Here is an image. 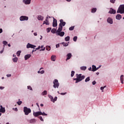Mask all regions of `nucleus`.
<instances>
[{"label":"nucleus","instance_id":"1","mask_svg":"<svg viewBox=\"0 0 124 124\" xmlns=\"http://www.w3.org/2000/svg\"><path fill=\"white\" fill-rule=\"evenodd\" d=\"M77 78H74V80L76 81V83H79V82H81L82 80H84L85 79V76H82L81 74H77Z\"/></svg>","mask_w":124,"mask_h":124},{"label":"nucleus","instance_id":"2","mask_svg":"<svg viewBox=\"0 0 124 124\" xmlns=\"http://www.w3.org/2000/svg\"><path fill=\"white\" fill-rule=\"evenodd\" d=\"M60 23L59 24V31H62V27H64L65 26V22L63 21V19L60 20Z\"/></svg>","mask_w":124,"mask_h":124},{"label":"nucleus","instance_id":"3","mask_svg":"<svg viewBox=\"0 0 124 124\" xmlns=\"http://www.w3.org/2000/svg\"><path fill=\"white\" fill-rule=\"evenodd\" d=\"M117 13H120V14H124V4L120 5L117 11Z\"/></svg>","mask_w":124,"mask_h":124},{"label":"nucleus","instance_id":"4","mask_svg":"<svg viewBox=\"0 0 124 124\" xmlns=\"http://www.w3.org/2000/svg\"><path fill=\"white\" fill-rule=\"evenodd\" d=\"M24 112L25 113V115H28L31 112V108H29L26 107H24Z\"/></svg>","mask_w":124,"mask_h":124},{"label":"nucleus","instance_id":"5","mask_svg":"<svg viewBox=\"0 0 124 124\" xmlns=\"http://www.w3.org/2000/svg\"><path fill=\"white\" fill-rule=\"evenodd\" d=\"M53 87L56 89V88H59V86H60V83H59V81L58 79H55L53 81Z\"/></svg>","mask_w":124,"mask_h":124},{"label":"nucleus","instance_id":"6","mask_svg":"<svg viewBox=\"0 0 124 124\" xmlns=\"http://www.w3.org/2000/svg\"><path fill=\"white\" fill-rule=\"evenodd\" d=\"M57 35H59V36L62 37L64 35V32L62 31H59V28L57 31Z\"/></svg>","mask_w":124,"mask_h":124},{"label":"nucleus","instance_id":"7","mask_svg":"<svg viewBox=\"0 0 124 124\" xmlns=\"http://www.w3.org/2000/svg\"><path fill=\"white\" fill-rule=\"evenodd\" d=\"M20 21H28L29 20V17L26 16H21L20 17Z\"/></svg>","mask_w":124,"mask_h":124},{"label":"nucleus","instance_id":"8","mask_svg":"<svg viewBox=\"0 0 124 124\" xmlns=\"http://www.w3.org/2000/svg\"><path fill=\"white\" fill-rule=\"evenodd\" d=\"M41 114V111H38V112H33V115L34 117H38V116H40Z\"/></svg>","mask_w":124,"mask_h":124},{"label":"nucleus","instance_id":"9","mask_svg":"<svg viewBox=\"0 0 124 124\" xmlns=\"http://www.w3.org/2000/svg\"><path fill=\"white\" fill-rule=\"evenodd\" d=\"M35 47H36V46H34V45H31L30 43H28L27 45V48L28 49H29V48H35Z\"/></svg>","mask_w":124,"mask_h":124},{"label":"nucleus","instance_id":"10","mask_svg":"<svg viewBox=\"0 0 124 124\" xmlns=\"http://www.w3.org/2000/svg\"><path fill=\"white\" fill-rule=\"evenodd\" d=\"M53 27H56L58 26V23H57V19L53 18Z\"/></svg>","mask_w":124,"mask_h":124},{"label":"nucleus","instance_id":"11","mask_svg":"<svg viewBox=\"0 0 124 124\" xmlns=\"http://www.w3.org/2000/svg\"><path fill=\"white\" fill-rule=\"evenodd\" d=\"M108 13L110 14H116V11L112 8H110Z\"/></svg>","mask_w":124,"mask_h":124},{"label":"nucleus","instance_id":"12","mask_svg":"<svg viewBox=\"0 0 124 124\" xmlns=\"http://www.w3.org/2000/svg\"><path fill=\"white\" fill-rule=\"evenodd\" d=\"M71 57H72V54L71 53H69L67 54V58L66 59V61H68V60H70L71 59Z\"/></svg>","mask_w":124,"mask_h":124},{"label":"nucleus","instance_id":"13","mask_svg":"<svg viewBox=\"0 0 124 124\" xmlns=\"http://www.w3.org/2000/svg\"><path fill=\"white\" fill-rule=\"evenodd\" d=\"M0 112L5 113V108L2 107V106H0Z\"/></svg>","mask_w":124,"mask_h":124},{"label":"nucleus","instance_id":"14","mask_svg":"<svg viewBox=\"0 0 124 124\" xmlns=\"http://www.w3.org/2000/svg\"><path fill=\"white\" fill-rule=\"evenodd\" d=\"M31 57V54H27L25 55L24 57L25 61H27V60H29V59H30Z\"/></svg>","mask_w":124,"mask_h":124},{"label":"nucleus","instance_id":"15","mask_svg":"<svg viewBox=\"0 0 124 124\" xmlns=\"http://www.w3.org/2000/svg\"><path fill=\"white\" fill-rule=\"evenodd\" d=\"M108 22L109 23V24H113V19L111 18L110 17H108L107 19Z\"/></svg>","mask_w":124,"mask_h":124},{"label":"nucleus","instance_id":"16","mask_svg":"<svg viewBox=\"0 0 124 124\" xmlns=\"http://www.w3.org/2000/svg\"><path fill=\"white\" fill-rule=\"evenodd\" d=\"M116 19H117V20H121V19H122V15L118 14L116 16Z\"/></svg>","mask_w":124,"mask_h":124},{"label":"nucleus","instance_id":"17","mask_svg":"<svg viewBox=\"0 0 124 124\" xmlns=\"http://www.w3.org/2000/svg\"><path fill=\"white\" fill-rule=\"evenodd\" d=\"M120 80L122 84H124V75H122L120 77Z\"/></svg>","mask_w":124,"mask_h":124},{"label":"nucleus","instance_id":"18","mask_svg":"<svg viewBox=\"0 0 124 124\" xmlns=\"http://www.w3.org/2000/svg\"><path fill=\"white\" fill-rule=\"evenodd\" d=\"M51 60L53 62H55L56 61V55H52L51 57Z\"/></svg>","mask_w":124,"mask_h":124},{"label":"nucleus","instance_id":"19","mask_svg":"<svg viewBox=\"0 0 124 124\" xmlns=\"http://www.w3.org/2000/svg\"><path fill=\"white\" fill-rule=\"evenodd\" d=\"M96 70H97V69H96V66L93 65L92 66V71H96Z\"/></svg>","mask_w":124,"mask_h":124},{"label":"nucleus","instance_id":"20","mask_svg":"<svg viewBox=\"0 0 124 124\" xmlns=\"http://www.w3.org/2000/svg\"><path fill=\"white\" fill-rule=\"evenodd\" d=\"M36 122V120H35V119H31V120H30V124H33Z\"/></svg>","mask_w":124,"mask_h":124},{"label":"nucleus","instance_id":"21","mask_svg":"<svg viewBox=\"0 0 124 124\" xmlns=\"http://www.w3.org/2000/svg\"><path fill=\"white\" fill-rule=\"evenodd\" d=\"M31 0H26L24 1L25 4H30Z\"/></svg>","mask_w":124,"mask_h":124},{"label":"nucleus","instance_id":"22","mask_svg":"<svg viewBox=\"0 0 124 124\" xmlns=\"http://www.w3.org/2000/svg\"><path fill=\"white\" fill-rule=\"evenodd\" d=\"M38 20H39L40 21H43V19H44V17H43V16H38Z\"/></svg>","mask_w":124,"mask_h":124},{"label":"nucleus","instance_id":"23","mask_svg":"<svg viewBox=\"0 0 124 124\" xmlns=\"http://www.w3.org/2000/svg\"><path fill=\"white\" fill-rule=\"evenodd\" d=\"M68 43H69L62 42L61 44H62V45H63L64 47H66V46H68Z\"/></svg>","mask_w":124,"mask_h":124},{"label":"nucleus","instance_id":"24","mask_svg":"<svg viewBox=\"0 0 124 124\" xmlns=\"http://www.w3.org/2000/svg\"><path fill=\"white\" fill-rule=\"evenodd\" d=\"M13 61L14 62H18V58L15 57V58H13Z\"/></svg>","mask_w":124,"mask_h":124},{"label":"nucleus","instance_id":"25","mask_svg":"<svg viewBox=\"0 0 124 124\" xmlns=\"http://www.w3.org/2000/svg\"><path fill=\"white\" fill-rule=\"evenodd\" d=\"M65 41H69V40H70V37L68 36L65 37Z\"/></svg>","mask_w":124,"mask_h":124},{"label":"nucleus","instance_id":"26","mask_svg":"<svg viewBox=\"0 0 124 124\" xmlns=\"http://www.w3.org/2000/svg\"><path fill=\"white\" fill-rule=\"evenodd\" d=\"M46 94H47V91H46V90H45L42 93V95H46Z\"/></svg>","mask_w":124,"mask_h":124},{"label":"nucleus","instance_id":"27","mask_svg":"<svg viewBox=\"0 0 124 124\" xmlns=\"http://www.w3.org/2000/svg\"><path fill=\"white\" fill-rule=\"evenodd\" d=\"M51 31L52 33H55L56 31H57V29L53 28V29H52V30H51Z\"/></svg>","mask_w":124,"mask_h":124},{"label":"nucleus","instance_id":"28","mask_svg":"<svg viewBox=\"0 0 124 124\" xmlns=\"http://www.w3.org/2000/svg\"><path fill=\"white\" fill-rule=\"evenodd\" d=\"M80 69L81 70H86V69H87V67L86 66H82L80 67Z\"/></svg>","mask_w":124,"mask_h":124},{"label":"nucleus","instance_id":"29","mask_svg":"<svg viewBox=\"0 0 124 124\" xmlns=\"http://www.w3.org/2000/svg\"><path fill=\"white\" fill-rule=\"evenodd\" d=\"M92 13H94L95 12H96V8H93L92 9Z\"/></svg>","mask_w":124,"mask_h":124},{"label":"nucleus","instance_id":"30","mask_svg":"<svg viewBox=\"0 0 124 124\" xmlns=\"http://www.w3.org/2000/svg\"><path fill=\"white\" fill-rule=\"evenodd\" d=\"M46 50H47V51H50V50H51V47L50 46H46Z\"/></svg>","mask_w":124,"mask_h":124},{"label":"nucleus","instance_id":"31","mask_svg":"<svg viewBox=\"0 0 124 124\" xmlns=\"http://www.w3.org/2000/svg\"><path fill=\"white\" fill-rule=\"evenodd\" d=\"M44 24L45 25H49V21H46L45 20V21H44L43 25H44Z\"/></svg>","mask_w":124,"mask_h":124},{"label":"nucleus","instance_id":"32","mask_svg":"<svg viewBox=\"0 0 124 124\" xmlns=\"http://www.w3.org/2000/svg\"><path fill=\"white\" fill-rule=\"evenodd\" d=\"M75 74V72L74 71H72L71 72V77H73V76H74V74Z\"/></svg>","mask_w":124,"mask_h":124},{"label":"nucleus","instance_id":"33","mask_svg":"<svg viewBox=\"0 0 124 124\" xmlns=\"http://www.w3.org/2000/svg\"><path fill=\"white\" fill-rule=\"evenodd\" d=\"M20 54H21V51H18L16 52L17 57H20Z\"/></svg>","mask_w":124,"mask_h":124},{"label":"nucleus","instance_id":"34","mask_svg":"<svg viewBox=\"0 0 124 124\" xmlns=\"http://www.w3.org/2000/svg\"><path fill=\"white\" fill-rule=\"evenodd\" d=\"M90 77L87 78L85 80V82H89V81H90Z\"/></svg>","mask_w":124,"mask_h":124},{"label":"nucleus","instance_id":"35","mask_svg":"<svg viewBox=\"0 0 124 124\" xmlns=\"http://www.w3.org/2000/svg\"><path fill=\"white\" fill-rule=\"evenodd\" d=\"M105 88H106V86H105L104 87H101L100 88V90L102 91V92H103V90H104V89H105Z\"/></svg>","mask_w":124,"mask_h":124},{"label":"nucleus","instance_id":"36","mask_svg":"<svg viewBox=\"0 0 124 124\" xmlns=\"http://www.w3.org/2000/svg\"><path fill=\"white\" fill-rule=\"evenodd\" d=\"M57 99H58V97H55L52 100V101L55 102V101H57Z\"/></svg>","mask_w":124,"mask_h":124},{"label":"nucleus","instance_id":"37","mask_svg":"<svg viewBox=\"0 0 124 124\" xmlns=\"http://www.w3.org/2000/svg\"><path fill=\"white\" fill-rule=\"evenodd\" d=\"M41 115H42V116H47V114L45 113V112H41Z\"/></svg>","mask_w":124,"mask_h":124},{"label":"nucleus","instance_id":"38","mask_svg":"<svg viewBox=\"0 0 124 124\" xmlns=\"http://www.w3.org/2000/svg\"><path fill=\"white\" fill-rule=\"evenodd\" d=\"M69 31H73V30H74V27L72 26V27H70L69 28Z\"/></svg>","mask_w":124,"mask_h":124},{"label":"nucleus","instance_id":"39","mask_svg":"<svg viewBox=\"0 0 124 124\" xmlns=\"http://www.w3.org/2000/svg\"><path fill=\"white\" fill-rule=\"evenodd\" d=\"M51 30H52V28H47L46 29L47 32H50V31H51Z\"/></svg>","mask_w":124,"mask_h":124},{"label":"nucleus","instance_id":"40","mask_svg":"<svg viewBox=\"0 0 124 124\" xmlns=\"http://www.w3.org/2000/svg\"><path fill=\"white\" fill-rule=\"evenodd\" d=\"M28 90H30L31 91H32V88L31 86H28L27 87Z\"/></svg>","mask_w":124,"mask_h":124},{"label":"nucleus","instance_id":"41","mask_svg":"<svg viewBox=\"0 0 124 124\" xmlns=\"http://www.w3.org/2000/svg\"><path fill=\"white\" fill-rule=\"evenodd\" d=\"M73 40L74 41H75L76 42V41H77V36H75L74 38H73Z\"/></svg>","mask_w":124,"mask_h":124},{"label":"nucleus","instance_id":"42","mask_svg":"<svg viewBox=\"0 0 124 124\" xmlns=\"http://www.w3.org/2000/svg\"><path fill=\"white\" fill-rule=\"evenodd\" d=\"M39 119H40V121H41L42 122L44 121V120H43V118H42V116H39Z\"/></svg>","mask_w":124,"mask_h":124},{"label":"nucleus","instance_id":"43","mask_svg":"<svg viewBox=\"0 0 124 124\" xmlns=\"http://www.w3.org/2000/svg\"><path fill=\"white\" fill-rule=\"evenodd\" d=\"M48 97H49V98H50L51 101H52V100H53L54 97H53V96H51L50 95H48Z\"/></svg>","mask_w":124,"mask_h":124},{"label":"nucleus","instance_id":"44","mask_svg":"<svg viewBox=\"0 0 124 124\" xmlns=\"http://www.w3.org/2000/svg\"><path fill=\"white\" fill-rule=\"evenodd\" d=\"M18 105H21L22 104V101L17 102Z\"/></svg>","mask_w":124,"mask_h":124},{"label":"nucleus","instance_id":"45","mask_svg":"<svg viewBox=\"0 0 124 124\" xmlns=\"http://www.w3.org/2000/svg\"><path fill=\"white\" fill-rule=\"evenodd\" d=\"M3 44H4V45H7V42L4 41L3 42Z\"/></svg>","mask_w":124,"mask_h":124},{"label":"nucleus","instance_id":"46","mask_svg":"<svg viewBox=\"0 0 124 124\" xmlns=\"http://www.w3.org/2000/svg\"><path fill=\"white\" fill-rule=\"evenodd\" d=\"M115 1H116V0H110L111 3H115Z\"/></svg>","mask_w":124,"mask_h":124},{"label":"nucleus","instance_id":"47","mask_svg":"<svg viewBox=\"0 0 124 124\" xmlns=\"http://www.w3.org/2000/svg\"><path fill=\"white\" fill-rule=\"evenodd\" d=\"M45 21H46V22H49V17H48V16L46 17Z\"/></svg>","mask_w":124,"mask_h":124},{"label":"nucleus","instance_id":"48","mask_svg":"<svg viewBox=\"0 0 124 124\" xmlns=\"http://www.w3.org/2000/svg\"><path fill=\"white\" fill-rule=\"evenodd\" d=\"M44 72H45V71L44 70H42V71H40V74H44Z\"/></svg>","mask_w":124,"mask_h":124},{"label":"nucleus","instance_id":"49","mask_svg":"<svg viewBox=\"0 0 124 124\" xmlns=\"http://www.w3.org/2000/svg\"><path fill=\"white\" fill-rule=\"evenodd\" d=\"M92 84L93 85H95V84H96V82L94 80L93 81Z\"/></svg>","mask_w":124,"mask_h":124},{"label":"nucleus","instance_id":"50","mask_svg":"<svg viewBox=\"0 0 124 124\" xmlns=\"http://www.w3.org/2000/svg\"><path fill=\"white\" fill-rule=\"evenodd\" d=\"M61 95H64L65 94H66V93H61Z\"/></svg>","mask_w":124,"mask_h":124},{"label":"nucleus","instance_id":"51","mask_svg":"<svg viewBox=\"0 0 124 124\" xmlns=\"http://www.w3.org/2000/svg\"><path fill=\"white\" fill-rule=\"evenodd\" d=\"M56 48H59V47H60V44H57L56 45Z\"/></svg>","mask_w":124,"mask_h":124},{"label":"nucleus","instance_id":"52","mask_svg":"<svg viewBox=\"0 0 124 124\" xmlns=\"http://www.w3.org/2000/svg\"><path fill=\"white\" fill-rule=\"evenodd\" d=\"M7 77H11V74H8L6 75Z\"/></svg>","mask_w":124,"mask_h":124},{"label":"nucleus","instance_id":"53","mask_svg":"<svg viewBox=\"0 0 124 124\" xmlns=\"http://www.w3.org/2000/svg\"><path fill=\"white\" fill-rule=\"evenodd\" d=\"M3 89H4V87H2V86L0 87V90H3Z\"/></svg>","mask_w":124,"mask_h":124},{"label":"nucleus","instance_id":"54","mask_svg":"<svg viewBox=\"0 0 124 124\" xmlns=\"http://www.w3.org/2000/svg\"><path fill=\"white\" fill-rule=\"evenodd\" d=\"M34 35L35 36H36L37 35V33L34 32Z\"/></svg>","mask_w":124,"mask_h":124},{"label":"nucleus","instance_id":"55","mask_svg":"<svg viewBox=\"0 0 124 124\" xmlns=\"http://www.w3.org/2000/svg\"><path fill=\"white\" fill-rule=\"evenodd\" d=\"M1 32H2V29H0V33H1Z\"/></svg>","mask_w":124,"mask_h":124},{"label":"nucleus","instance_id":"56","mask_svg":"<svg viewBox=\"0 0 124 124\" xmlns=\"http://www.w3.org/2000/svg\"><path fill=\"white\" fill-rule=\"evenodd\" d=\"M0 54H2L3 53V49L0 51Z\"/></svg>","mask_w":124,"mask_h":124},{"label":"nucleus","instance_id":"57","mask_svg":"<svg viewBox=\"0 0 124 124\" xmlns=\"http://www.w3.org/2000/svg\"><path fill=\"white\" fill-rule=\"evenodd\" d=\"M15 110L16 111H18V108H15Z\"/></svg>","mask_w":124,"mask_h":124},{"label":"nucleus","instance_id":"58","mask_svg":"<svg viewBox=\"0 0 124 124\" xmlns=\"http://www.w3.org/2000/svg\"><path fill=\"white\" fill-rule=\"evenodd\" d=\"M44 105L43 104H40V106H41V107H43Z\"/></svg>","mask_w":124,"mask_h":124},{"label":"nucleus","instance_id":"59","mask_svg":"<svg viewBox=\"0 0 124 124\" xmlns=\"http://www.w3.org/2000/svg\"><path fill=\"white\" fill-rule=\"evenodd\" d=\"M88 69L91 71L92 70V67H90Z\"/></svg>","mask_w":124,"mask_h":124},{"label":"nucleus","instance_id":"60","mask_svg":"<svg viewBox=\"0 0 124 124\" xmlns=\"http://www.w3.org/2000/svg\"><path fill=\"white\" fill-rule=\"evenodd\" d=\"M39 49H40V46L38 48H36V50H39Z\"/></svg>","mask_w":124,"mask_h":124},{"label":"nucleus","instance_id":"61","mask_svg":"<svg viewBox=\"0 0 124 124\" xmlns=\"http://www.w3.org/2000/svg\"><path fill=\"white\" fill-rule=\"evenodd\" d=\"M8 46L9 47H11V45H10V44H9L8 45Z\"/></svg>","mask_w":124,"mask_h":124},{"label":"nucleus","instance_id":"62","mask_svg":"<svg viewBox=\"0 0 124 124\" xmlns=\"http://www.w3.org/2000/svg\"><path fill=\"white\" fill-rule=\"evenodd\" d=\"M36 105L38 106V107H39V105H38V103H36Z\"/></svg>","mask_w":124,"mask_h":124},{"label":"nucleus","instance_id":"63","mask_svg":"<svg viewBox=\"0 0 124 124\" xmlns=\"http://www.w3.org/2000/svg\"><path fill=\"white\" fill-rule=\"evenodd\" d=\"M67 1H68V2H69V1H71V0H66Z\"/></svg>","mask_w":124,"mask_h":124},{"label":"nucleus","instance_id":"64","mask_svg":"<svg viewBox=\"0 0 124 124\" xmlns=\"http://www.w3.org/2000/svg\"><path fill=\"white\" fill-rule=\"evenodd\" d=\"M38 73H39V74L40 73V71H38Z\"/></svg>","mask_w":124,"mask_h":124}]
</instances>
